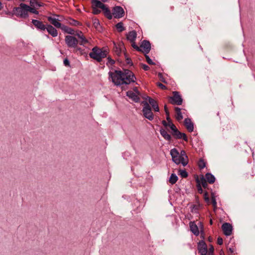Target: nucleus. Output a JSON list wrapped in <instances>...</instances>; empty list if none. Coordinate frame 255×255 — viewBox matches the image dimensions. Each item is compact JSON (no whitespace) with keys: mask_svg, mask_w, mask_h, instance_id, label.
Listing matches in <instances>:
<instances>
[{"mask_svg":"<svg viewBox=\"0 0 255 255\" xmlns=\"http://www.w3.org/2000/svg\"><path fill=\"white\" fill-rule=\"evenodd\" d=\"M189 227L192 233L195 236H198L199 235V228L194 222L189 223Z\"/></svg>","mask_w":255,"mask_h":255,"instance_id":"obj_15","label":"nucleus"},{"mask_svg":"<svg viewBox=\"0 0 255 255\" xmlns=\"http://www.w3.org/2000/svg\"><path fill=\"white\" fill-rule=\"evenodd\" d=\"M109 80L115 85L120 86L128 85L135 82L136 77L133 73L129 70H114L109 72Z\"/></svg>","mask_w":255,"mask_h":255,"instance_id":"obj_1","label":"nucleus"},{"mask_svg":"<svg viewBox=\"0 0 255 255\" xmlns=\"http://www.w3.org/2000/svg\"><path fill=\"white\" fill-rule=\"evenodd\" d=\"M179 175L183 178H186L188 176V173L185 170H179Z\"/></svg>","mask_w":255,"mask_h":255,"instance_id":"obj_35","label":"nucleus"},{"mask_svg":"<svg viewBox=\"0 0 255 255\" xmlns=\"http://www.w3.org/2000/svg\"><path fill=\"white\" fill-rule=\"evenodd\" d=\"M142 68L145 71H147V70H148L149 69V67H148V66H147V65H146L145 64H142Z\"/></svg>","mask_w":255,"mask_h":255,"instance_id":"obj_53","label":"nucleus"},{"mask_svg":"<svg viewBox=\"0 0 255 255\" xmlns=\"http://www.w3.org/2000/svg\"><path fill=\"white\" fill-rule=\"evenodd\" d=\"M214 249L212 245H210L209 251H208V255H214Z\"/></svg>","mask_w":255,"mask_h":255,"instance_id":"obj_42","label":"nucleus"},{"mask_svg":"<svg viewBox=\"0 0 255 255\" xmlns=\"http://www.w3.org/2000/svg\"><path fill=\"white\" fill-rule=\"evenodd\" d=\"M164 111H165V114L166 115H168L169 114V112L168 110V108H167L166 105L164 106Z\"/></svg>","mask_w":255,"mask_h":255,"instance_id":"obj_55","label":"nucleus"},{"mask_svg":"<svg viewBox=\"0 0 255 255\" xmlns=\"http://www.w3.org/2000/svg\"><path fill=\"white\" fill-rule=\"evenodd\" d=\"M131 43V46L132 47L135 49L136 50L138 51H140L142 50V49L140 48V47H138L136 44L135 41L134 42H130Z\"/></svg>","mask_w":255,"mask_h":255,"instance_id":"obj_40","label":"nucleus"},{"mask_svg":"<svg viewBox=\"0 0 255 255\" xmlns=\"http://www.w3.org/2000/svg\"><path fill=\"white\" fill-rule=\"evenodd\" d=\"M170 129L172 130V132H175V131L177 130V128H176V126L173 124L171 125V127L170 128Z\"/></svg>","mask_w":255,"mask_h":255,"instance_id":"obj_47","label":"nucleus"},{"mask_svg":"<svg viewBox=\"0 0 255 255\" xmlns=\"http://www.w3.org/2000/svg\"><path fill=\"white\" fill-rule=\"evenodd\" d=\"M178 180V177L175 174H172L169 178V182L171 184H175Z\"/></svg>","mask_w":255,"mask_h":255,"instance_id":"obj_30","label":"nucleus"},{"mask_svg":"<svg viewBox=\"0 0 255 255\" xmlns=\"http://www.w3.org/2000/svg\"><path fill=\"white\" fill-rule=\"evenodd\" d=\"M74 48V51L75 52H79V53L81 55H87V54L88 50H85V49H82L81 47H78L77 45L76 46V48Z\"/></svg>","mask_w":255,"mask_h":255,"instance_id":"obj_27","label":"nucleus"},{"mask_svg":"<svg viewBox=\"0 0 255 255\" xmlns=\"http://www.w3.org/2000/svg\"><path fill=\"white\" fill-rule=\"evenodd\" d=\"M103 10L104 12L105 15L108 19H111L112 18V14L111 12V11L108 7L106 6L105 8L103 9Z\"/></svg>","mask_w":255,"mask_h":255,"instance_id":"obj_29","label":"nucleus"},{"mask_svg":"<svg viewBox=\"0 0 255 255\" xmlns=\"http://www.w3.org/2000/svg\"><path fill=\"white\" fill-rule=\"evenodd\" d=\"M196 181L197 183H200L201 186H202L204 188L206 189L207 188L208 184L203 176H202L200 179L197 178Z\"/></svg>","mask_w":255,"mask_h":255,"instance_id":"obj_23","label":"nucleus"},{"mask_svg":"<svg viewBox=\"0 0 255 255\" xmlns=\"http://www.w3.org/2000/svg\"><path fill=\"white\" fill-rule=\"evenodd\" d=\"M182 99L179 92H173V96L170 97V103L173 105H181L182 104Z\"/></svg>","mask_w":255,"mask_h":255,"instance_id":"obj_6","label":"nucleus"},{"mask_svg":"<svg viewBox=\"0 0 255 255\" xmlns=\"http://www.w3.org/2000/svg\"><path fill=\"white\" fill-rule=\"evenodd\" d=\"M93 25L96 29H99V28L100 27V24L98 19H95L93 20Z\"/></svg>","mask_w":255,"mask_h":255,"instance_id":"obj_36","label":"nucleus"},{"mask_svg":"<svg viewBox=\"0 0 255 255\" xmlns=\"http://www.w3.org/2000/svg\"><path fill=\"white\" fill-rule=\"evenodd\" d=\"M140 48L142 49L141 51L144 54H148L151 49V45L149 41L143 40L141 42Z\"/></svg>","mask_w":255,"mask_h":255,"instance_id":"obj_9","label":"nucleus"},{"mask_svg":"<svg viewBox=\"0 0 255 255\" xmlns=\"http://www.w3.org/2000/svg\"><path fill=\"white\" fill-rule=\"evenodd\" d=\"M222 229L224 235L227 236H230L232 233L233 228L230 223H224L222 226Z\"/></svg>","mask_w":255,"mask_h":255,"instance_id":"obj_10","label":"nucleus"},{"mask_svg":"<svg viewBox=\"0 0 255 255\" xmlns=\"http://www.w3.org/2000/svg\"><path fill=\"white\" fill-rule=\"evenodd\" d=\"M207 182L210 184H213L215 181V177L211 173H207L204 177Z\"/></svg>","mask_w":255,"mask_h":255,"instance_id":"obj_22","label":"nucleus"},{"mask_svg":"<svg viewBox=\"0 0 255 255\" xmlns=\"http://www.w3.org/2000/svg\"><path fill=\"white\" fill-rule=\"evenodd\" d=\"M60 28L63 31H64L65 32H66L67 33H68L70 34H74V30L72 28H71L67 26L62 25L61 27Z\"/></svg>","mask_w":255,"mask_h":255,"instance_id":"obj_25","label":"nucleus"},{"mask_svg":"<svg viewBox=\"0 0 255 255\" xmlns=\"http://www.w3.org/2000/svg\"><path fill=\"white\" fill-rule=\"evenodd\" d=\"M46 30L48 34L51 35L52 37H55L58 35V31L57 29L52 25L50 24H46Z\"/></svg>","mask_w":255,"mask_h":255,"instance_id":"obj_12","label":"nucleus"},{"mask_svg":"<svg viewBox=\"0 0 255 255\" xmlns=\"http://www.w3.org/2000/svg\"><path fill=\"white\" fill-rule=\"evenodd\" d=\"M212 238H211V237H209V241L210 242H211V241H212Z\"/></svg>","mask_w":255,"mask_h":255,"instance_id":"obj_62","label":"nucleus"},{"mask_svg":"<svg viewBox=\"0 0 255 255\" xmlns=\"http://www.w3.org/2000/svg\"><path fill=\"white\" fill-rule=\"evenodd\" d=\"M116 27L118 31L120 32H121L125 30V28L123 25V23L121 22L118 23L116 25Z\"/></svg>","mask_w":255,"mask_h":255,"instance_id":"obj_31","label":"nucleus"},{"mask_svg":"<svg viewBox=\"0 0 255 255\" xmlns=\"http://www.w3.org/2000/svg\"><path fill=\"white\" fill-rule=\"evenodd\" d=\"M235 251V249L234 247L230 248L228 250V252L231 254L230 255H231L233 253H234Z\"/></svg>","mask_w":255,"mask_h":255,"instance_id":"obj_51","label":"nucleus"},{"mask_svg":"<svg viewBox=\"0 0 255 255\" xmlns=\"http://www.w3.org/2000/svg\"><path fill=\"white\" fill-rule=\"evenodd\" d=\"M198 166L201 169H203L206 166L205 162L203 160L201 159L199 161Z\"/></svg>","mask_w":255,"mask_h":255,"instance_id":"obj_39","label":"nucleus"},{"mask_svg":"<svg viewBox=\"0 0 255 255\" xmlns=\"http://www.w3.org/2000/svg\"><path fill=\"white\" fill-rule=\"evenodd\" d=\"M157 85L159 87H160L161 89H162L163 90L166 89V86L161 83H158L157 84Z\"/></svg>","mask_w":255,"mask_h":255,"instance_id":"obj_48","label":"nucleus"},{"mask_svg":"<svg viewBox=\"0 0 255 255\" xmlns=\"http://www.w3.org/2000/svg\"><path fill=\"white\" fill-rule=\"evenodd\" d=\"M28 5L21 3L18 6L13 7L12 11L9 12L8 14L21 18H26L28 17Z\"/></svg>","mask_w":255,"mask_h":255,"instance_id":"obj_2","label":"nucleus"},{"mask_svg":"<svg viewBox=\"0 0 255 255\" xmlns=\"http://www.w3.org/2000/svg\"><path fill=\"white\" fill-rule=\"evenodd\" d=\"M30 4L31 6H41V5L39 4L37 0H31L30 1Z\"/></svg>","mask_w":255,"mask_h":255,"instance_id":"obj_37","label":"nucleus"},{"mask_svg":"<svg viewBox=\"0 0 255 255\" xmlns=\"http://www.w3.org/2000/svg\"><path fill=\"white\" fill-rule=\"evenodd\" d=\"M63 63H64V64L65 65V66H70V62L67 58H66L64 60Z\"/></svg>","mask_w":255,"mask_h":255,"instance_id":"obj_49","label":"nucleus"},{"mask_svg":"<svg viewBox=\"0 0 255 255\" xmlns=\"http://www.w3.org/2000/svg\"><path fill=\"white\" fill-rule=\"evenodd\" d=\"M147 98L148 99V102H149V104L152 107L154 111L155 112H158L159 110V109L158 105L157 103V102L155 100H154V99H153L149 97H147Z\"/></svg>","mask_w":255,"mask_h":255,"instance_id":"obj_18","label":"nucleus"},{"mask_svg":"<svg viewBox=\"0 0 255 255\" xmlns=\"http://www.w3.org/2000/svg\"><path fill=\"white\" fill-rule=\"evenodd\" d=\"M108 61L107 65L108 66H112L115 63V61L113 60L110 57H108L107 58Z\"/></svg>","mask_w":255,"mask_h":255,"instance_id":"obj_41","label":"nucleus"},{"mask_svg":"<svg viewBox=\"0 0 255 255\" xmlns=\"http://www.w3.org/2000/svg\"><path fill=\"white\" fill-rule=\"evenodd\" d=\"M79 39V41H78V42H79V44L81 45L85 46L87 44L89 43V41L86 39L84 35H83L82 37H81Z\"/></svg>","mask_w":255,"mask_h":255,"instance_id":"obj_28","label":"nucleus"},{"mask_svg":"<svg viewBox=\"0 0 255 255\" xmlns=\"http://www.w3.org/2000/svg\"><path fill=\"white\" fill-rule=\"evenodd\" d=\"M143 107L142 108L143 115L145 118L152 121L153 119V114L151 111V108L147 102H143Z\"/></svg>","mask_w":255,"mask_h":255,"instance_id":"obj_4","label":"nucleus"},{"mask_svg":"<svg viewBox=\"0 0 255 255\" xmlns=\"http://www.w3.org/2000/svg\"><path fill=\"white\" fill-rule=\"evenodd\" d=\"M71 21L70 22L71 24H72V25H74L75 26L79 25L80 24V23L79 21L75 20L74 19H71Z\"/></svg>","mask_w":255,"mask_h":255,"instance_id":"obj_45","label":"nucleus"},{"mask_svg":"<svg viewBox=\"0 0 255 255\" xmlns=\"http://www.w3.org/2000/svg\"><path fill=\"white\" fill-rule=\"evenodd\" d=\"M170 154L171 155L172 158L173 159L178 156L179 153L176 149L173 148L170 150Z\"/></svg>","mask_w":255,"mask_h":255,"instance_id":"obj_32","label":"nucleus"},{"mask_svg":"<svg viewBox=\"0 0 255 255\" xmlns=\"http://www.w3.org/2000/svg\"><path fill=\"white\" fill-rule=\"evenodd\" d=\"M92 4L93 6L100 8L102 10L106 7V5L99 0H92Z\"/></svg>","mask_w":255,"mask_h":255,"instance_id":"obj_19","label":"nucleus"},{"mask_svg":"<svg viewBox=\"0 0 255 255\" xmlns=\"http://www.w3.org/2000/svg\"><path fill=\"white\" fill-rule=\"evenodd\" d=\"M147 54H144L145 57L146 58V62L150 65H154L155 63L152 61V60L150 58L149 56L147 55Z\"/></svg>","mask_w":255,"mask_h":255,"instance_id":"obj_38","label":"nucleus"},{"mask_svg":"<svg viewBox=\"0 0 255 255\" xmlns=\"http://www.w3.org/2000/svg\"><path fill=\"white\" fill-rule=\"evenodd\" d=\"M124 10L121 6H117L114 7L113 14L115 18H121L124 16Z\"/></svg>","mask_w":255,"mask_h":255,"instance_id":"obj_8","label":"nucleus"},{"mask_svg":"<svg viewBox=\"0 0 255 255\" xmlns=\"http://www.w3.org/2000/svg\"><path fill=\"white\" fill-rule=\"evenodd\" d=\"M160 133L161 135L164 137V138L168 141L171 140V135L167 133L166 130L163 128L160 129Z\"/></svg>","mask_w":255,"mask_h":255,"instance_id":"obj_24","label":"nucleus"},{"mask_svg":"<svg viewBox=\"0 0 255 255\" xmlns=\"http://www.w3.org/2000/svg\"><path fill=\"white\" fill-rule=\"evenodd\" d=\"M162 123L164 127H167L168 123H167L165 121H163Z\"/></svg>","mask_w":255,"mask_h":255,"instance_id":"obj_56","label":"nucleus"},{"mask_svg":"<svg viewBox=\"0 0 255 255\" xmlns=\"http://www.w3.org/2000/svg\"><path fill=\"white\" fill-rule=\"evenodd\" d=\"M47 20L54 27L60 28L61 27L62 24L60 22V20L55 17L48 16Z\"/></svg>","mask_w":255,"mask_h":255,"instance_id":"obj_13","label":"nucleus"},{"mask_svg":"<svg viewBox=\"0 0 255 255\" xmlns=\"http://www.w3.org/2000/svg\"><path fill=\"white\" fill-rule=\"evenodd\" d=\"M27 9H28V13L29 12H31L32 13H34L36 14H38L39 13L38 11L37 10H36L34 8L30 7L29 5H28V7Z\"/></svg>","mask_w":255,"mask_h":255,"instance_id":"obj_34","label":"nucleus"},{"mask_svg":"<svg viewBox=\"0 0 255 255\" xmlns=\"http://www.w3.org/2000/svg\"><path fill=\"white\" fill-rule=\"evenodd\" d=\"M179 156L182 159L183 166H186L188 164V157L185 151L184 150L181 151Z\"/></svg>","mask_w":255,"mask_h":255,"instance_id":"obj_21","label":"nucleus"},{"mask_svg":"<svg viewBox=\"0 0 255 255\" xmlns=\"http://www.w3.org/2000/svg\"><path fill=\"white\" fill-rule=\"evenodd\" d=\"M201 237L202 238H203V239H204V235H201Z\"/></svg>","mask_w":255,"mask_h":255,"instance_id":"obj_63","label":"nucleus"},{"mask_svg":"<svg viewBox=\"0 0 255 255\" xmlns=\"http://www.w3.org/2000/svg\"><path fill=\"white\" fill-rule=\"evenodd\" d=\"M210 224H212V220H211V221H210Z\"/></svg>","mask_w":255,"mask_h":255,"instance_id":"obj_64","label":"nucleus"},{"mask_svg":"<svg viewBox=\"0 0 255 255\" xmlns=\"http://www.w3.org/2000/svg\"><path fill=\"white\" fill-rule=\"evenodd\" d=\"M198 250L201 255H206L208 253L207 246L205 242L200 241L198 244Z\"/></svg>","mask_w":255,"mask_h":255,"instance_id":"obj_7","label":"nucleus"},{"mask_svg":"<svg viewBox=\"0 0 255 255\" xmlns=\"http://www.w3.org/2000/svg\"><path fill=\"white\" fill-rule=\"evenodd\" d=\"M204 199H205V201H206L207 202L209 201V198L208 197V193L207 192H206L204 193Z\"/></svg>","mask_w":255,"mask_h":255,"instance_id":"obj_52","label":"nucleus"},{"mask_svg":"<svg viewBox=\"0 0 255 255\" xmlns=\"http://www.w3.org/2000/svg\"><path fill=\"white\" fill-rule=\"evenodd\" d=\"M173 125V124L172 123L171 121H169L168 122L167 127H169V128L171 127V125Z\"/></svg>","mask_w":255,"mask_h":255,"instance_id":"obj_57","label":"nucleus"},{"mask_svg":"<svg viewBox=\"0 0 255 255\" xmlns=\"http://www.w3.org/2000/svg\"><path fill=\"white\" fill-rule=\"evenodd\" d=\"M127 95L135 102H138L139 100V98L138 96L132 91H128L127 93Z\"/></svg>","mask_w":255,"mask_h":255,"instance_id":"obj_20","label":"nucleus"},{"mask_svg":"<svg viewBox=\"0 0 255 255\" xmlns=\"http://www.w3.org/2000/svg\"><path fill=\"white\" fill-rule=\"evenodd\" d=\"M92 8H93V13L94 14H98L101 12V10L98 9L97 8V7H96L95 6H92Z\"/></svg>","mask_w":255,"mask_h":255,"instance_id":"obj_43","label":"nucleus"},{"mask_svg":"<svg viewBox=\"0 0 255 255\" xmlns=\"http://www.w3.org/2000/svg\"><path fill=\"white\" fill-rule=\"evenodd\" d=\"M185 126L189 132H192L194 130L193 123L192 122L190 119L187 118L184 121Z\"/></svg>","mask_w":255,"mask_h":255,"instance_id":"obj_16","label":"nucleus"},{"mask_svg":"<svg viewBox=\"0 0 255 255\" xmlns=\"http://www.w3.org/2000/svg\"><path fill=\"white\" fill-rule=\"evenodd\" d=\"M175 111L176 112L175 117L177 120L179 121L182 120L183 117L181 112V109L178 107H176L175 108Z\"/></svg>","mask_w":255,"mask_h":255,"instance_id":"obj_26","label":"nucleus"},{"mask_svg":"<svg viewBox=\"0 0 255 255\" xmlns=\"http://www.w3.org/2000/svg\"><path fill=\"white\" fill-rule=\"evenodd\" d=\"M217 243L219 245H222L223 243L222 238H221V237H218L217 239Z\"/></svg>","mask_w":255,"mask_h":255,"instance_id":"obj_46","label":"nucleus"},{"mask_svg":"<svg viewBox=\"0 0 255 255\" xmlns=\"http://www.w3.org/2000/svg\"><path fill=\"white\" fill-rule=\"evenodd\" d=\"M197 183V188L198 192L199 193L201 194V193H203V190H202V186L200 185V183Z\"/></svg>","mask_w":255,"mask_h":255,"instance_id":"obj_44","label":"nucleus"},{"mask_svg":"<svg viewBox=\"0 0 255 255\" xmlns=\"http://www.w3.org/2000/svg\"><path fill=\"white\" fill-rule=\"evenodd\" d=\"M108 51L106 49H101L97 46H95L92 49V52L89 53V56L97 61L100 62L103 58L107 57Z\"/></svg>","mask_w":255,"mask_h":255,"instance_id":"obj_3","label":"nucleus"},{"mask_svg":"<svg viewBox=\"0 0 255 255\" xmlns=\"http://www.w3.org/2000/svg\"><path fill=\"white\" fill-rule=\"evenodd\" d=\"M161 76H162V74L161 73H159L158 74V76L161 78Z\"/></svg>","mask_w":255,"mask_h":255,"instance_id":"obj_61","label":"nucleus"},{"mask_svg":"<svg viewBox=\"0 0 255 255\" xmlns=\"http://www.w3.org/2000/svg\"><path fill=\"white\" fill-rule=\"evenodd\" d=\"M3 6H2V4L1 3V2L0 1V10L2 8Z\"/></svg>","mask_w":255,"mask_h":255,"instance_id":"obj_59","label":"nucleus"},{"mask_svg":"<svg viewBox=\"0 0 255 255\" xmlns=\"http://www.w3.org/2000/svg\"><path fill=\"white\" fill-rule=\"evenodd\" d=\"M166 120L169 122V121H171L170 118L169 117V114L168 115H166Z\"/></svg>","mask_w":255,"mask_h":255,"instance_id":"obj_58","label":"nucleus"},{"mask_svg":"<svg viewBox=\"0 0 255 255\" xmlns=\"http://www.w3.org/2000/svg\"><path fill=\"white\" fill-rule=\"evenodd\" d=\"M136 36L137 34L135 30L131 31L127 34V38L130 42L135 41Z\"/></svg>","mask_w":255,"mask_h":255,"instance_id":"obj_17","label":"nucleus"},{"mask_svg":"<svg viewBox=\"0 0 255 255\" xmlns=\"http://www.w3.org/2000/svg\"><path fill=\"white\" fill-rule=\"evenodd\" d=\"M65 43L68 47L76 48L78 43V40L74 36L67 35L65 38Z\"/></svg>","mask_w":255,"mask_h":255,"instance_id":"obj_5","label":"nucleus"},{"mask_svg":"<svg viewBox=\"0 0 255 255\" xmlns=\"http://www.w3.org/2000/svg\"><path fill=\"white\" fill-rule=\"evenodd\" d=\"M31 22L37 30L44 31L46 28V24H43L41 21L36 19H32Z\"/></svg>","mask_w":255,"mask_h":255,"instance_id":"obj_11","label":"nucleus"},{"mask_svg":"<svg viewBox=\"0 0 255 255\" xmlns=\"http://www.w3.org/2000/svg\"><path fill=\"white\" fill-rule=\"evenodd\" d=\"M173 136L175 137V138L177 139H183L184 140L187 141L188 138L184 133H182L180 132L178 130L175 131L174 132L172 133Z\"/></svg>","mask_w":255,"mask_h":255,"instance_id":"obj_14","label":"nucleus"},{"mask_svg":"<svg viewBox=\"0 0 255 255\" xmlns=\"http://www.w3.org/2000/svg\"><path fill=\"white\" fill-rule=\"evenodd\" d=\"M76 35L79 38H80L81 37H82L84 34H83V33L81 32V31H79L78 32H77L76 34Z\"/></svg>","mask_w":255,"mask_h":255,"instance_id":"obj_54","label":"nucleus"},{"mask_svg":"<svg viewBox=\"0 0 255 255\" xmlns=\"http://www.w3.org/2000/svg\"><path fill=\"white\" fill-rule=\"evenodd\" d=\"M130 59H127V63H128V64H129V63H130Z\"/></svg>","mask_w":255,"mask_h":255,"instance_id":"obj_60","label":"nucleus"},{"mask_svg":"<svg viewBox=\"0 0 255 255\" xmlns=\"http://www.w3.org/2000/svg\"><path fill=\"white\" fill-rule=\"evenodd\" d=\"M173 162H174L176 164H179L181 163L182 164V160L179 154L176 157L172 159Z\"/></svg>","mask_w":255,"mask_h":255,"instance_id":"obj_33","label":"nucleus"},{"mask_svg":"<svg viewBox=\"0 0 255 255\" xmlns=\"http://www.w3.org/2000/svg\"><path fill=\"white\" fill-rule=\"evenodd\" d=\"M212 204H213V205L214 206V207H216V206L217 205V202H216L215 198L214 197H212Z\"/></svg>","mask_w":255,"mask_h":255,"instance_id":"obj_50","label":"nucleus"}]
</instances>
